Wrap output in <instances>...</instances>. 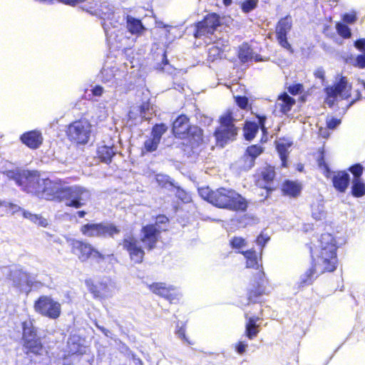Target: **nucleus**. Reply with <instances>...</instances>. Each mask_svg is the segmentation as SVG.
Wrapping results in <instances>:
<instances>
[{
  "label": "nucleus",
  "instance_id": "bb28decb",
  "mask_svg": "<svg viewBox=\"0 0 365 365\" xmlns=\"http://www.w3.org/2000/svg\"><path fill=\"white\" fill-rule=\"evenodd\" d=\"M295 100L289 96L287 93L281 94L277 99V106L279 107L280 111L286 114L287 113L295 104Z\"/></svg>",
  "mask_w": 365,
  "mask_h": 365
},
{
  "label": "nucleus",
  "instance_id": "ddd939ff",
  "mask_svg": "<svg viewBox=\"0 0 365 365\" xmlns=\"http://www.w3.org/2000/svg\"><path fill=\"white\" fill-rule=\"evenodd\" d=\"M119 245H122L130 256V259L136 264L143 262L145 252L141 246L138 245V240L131 233H126L123 236V239L119 242Z\"/></svg>",
  "mask_w": 365,
  "mask_h": 365
},
{
  "label": "nucleus",
  "instance_id": "864d4df0",
  "mask_svg": "<svg viewBox=\"0 0 365 365\" xmlns=\"http://www.w3.org/2000/svg\"><path fill=\"white\" fill-rule=\"evenodd\" d=\"M236 104L242 109H247L249 106V99L246 96H238L235 97Z\"/></svg>",
  "mask_w": 365,
  "mask_h": 365
},
{
  "label": "nucleus",
  "instance_id": "3c124183",
  "mask_svg": "<svg viewBox=\"0 0 365 365\" xmlns=\"http://www.w3.org/2000/svg\"><path fill=\"white\" fill-rule=\"evenodd\" d=\"M230 245L233 249H240L246 245V242L242 237H234L230 240Z\"/></svg>",
  "mask_w": 365,
  "mask_h": 365
},
{
  "label": "nucleus",
  "instance_id": "4468645a",
  "mask_svg": "<svg viewBox=\"0 0 365 365\" xmlns=\"http://www.w3.org/2000/svg\"><path fill=\"white\" fill-rule=\"evenodd\" d=\"M220 25V16L212 13L206 16L204 19L197 23L194 36L201 38L203 36L212 34L215 30Z\"/></svg>",
  "mask_w": 365,
  "mask_h": 365
},
{
  "label": "nucleus",
  "instance_id": "2eb2a0df",
  "mask_svg": "<svg viewBox=\"0 0 365 365\" xmlns=\"http://www.w3.org/2000/svg\"><path fill=\"white\" fill-rule=\"evenodd\" d=\"M292 18L289 15H287L278 21L275 32L279 44L291 53H293L294 50L287 40V34L292 29Z\"/></svg>",
  "mask_w": 365,
  "mask_h": 365
},
{
  "label": "nucleus",
  "instance_id": "39448f33",
  "mask_svg": "<svg viewBox=\"0 0 365 365\" xmlns=\"http://www.w3.org/2000/svg\"><path fill=\"white\" fill-rule=\"evenodd\" d=\"M66 133L71 142L84 145L88 144L91 140L92 125L88 120L81 118L69 124Z\"/></svg>",
  "mask_w": 365,
  "mask_h": 365
},
{
  "label": "nucleus",
  "instance_id": "a878e982",
  "mask_svg": "<svg viewBox=\"0 0 365 365\" xmlns=\"http://www.w3.org/2000/svg\"><path fill=\"white\" fill-rule=\"evenodd\" d=\"M116 148L113 145H100L97 150V155L101 162L109 164L112 161L113 157L116 153Z\"/></svg>",
  "mask_w": 365,
  "mask_h": 365
},
{
  "label": "nucleus",
  "instance_id": "a18cd8bd",
  "mask_svg": "<svg viewBox=\"0 0 365 365\" xmlns=\"http://www.w3.org/2000/svg\"><path fill=\"white\" fill-rule=\"evenodd\" d=\"M262 152L263 148L261 146L258 145H252L247 147L245 154L251 156V159H256Z\"/></svg>",
  "mask_w": 365,
  "mask_h": 365
},
{
  "label": "nucleus",
  "instance_id": "f8f14e48",
  "mask_svg": "<svg viewBox=\"0 0 365 365\" xmlns=\"http://www.w3.org/2000/svg\"><path fill=\"white\" fill-rule=\"evenodd\" d=\"M72 252L78 255L81 262H85L91 257L99 263L105 259V256L91 245L79 240H75L72 243Z\"/></svg>",
  "mask_w": 365,
  "mask_h": 365
},
{
  "label": "nucleus",
  "instance_id": "7c9ffc66",
  "mask_svg": "<svg viewBox=\"0 0 365 365\" xmlns=\"http://www.w3.org/2000/svg\"><path fill=\"white\" fill-rule=\"evenodd\" d=\"M127 28L133 34H140L145 30V28L140 19L130 16H128L127 18Z\"/></svg>",
  "mask_w": 365,
  "mask_h": 365
},
{
  "label": "nucleus",
  "instance_id": "e2e57ef3",
  "mask_svg": "<svg viewBox=\"0 0 365 365\" xmlns=\"http://www.w3.org/2000/svg\"><path fill=\"white\" fill-rule=\"evenodd\" d=\"M340 123L341 120L335 118L327 120V128L331 130L335 129Z\"/></svg>",
  "mask_w": 365,
  "mask_h": 365
},
{
  "label": "nucleus",
  "instance_id": "c756f323",
  "mask_svg": "<svg viewBox=\"0 0 365 365\" xmlns=\"http://www.w3.org/2000/svg\"><path fill=\"white\" fill-rule=\"evenodd\" d=\"M274 168L271 165H267L263 168L261 173L262 180L266 183L264 188L267 191H272L274 188L271 187V184L275 178Z\"/></svg>",
  "mask_w": 365,
  "mask_h": 365
},
{
  "label": "nucleus",
  "instance_id": "58836bf2",
  "mask_svg": "<svg viewBox=\"0 0 365 365\" xmlns=\"http://www.w3.org/2000/svg\"><path fill=\"white\" fill-rule=\"evenodd\" d=\"M155 68L160 71L166 72L168 73H172L173 66L169 63V61L166 55V52H164L162 54L161 62L157 63V65L155 66Z\"/></svg>",
  "mask_w": 365,
  "mask_h": 365
},
{
  "label": "nucleus",
  "instance_id": "2f4dec72",
  "mask_svg": "<svg viewBox=\"0 0 365 365\" xmlns=\"http://www.w3.org/2000/svg\"><path fill=\"white\" fill-rule=\"evenodd\" d=\"M253 51L251 46L247 43H243L238 51V58L242 63H246L251 61L253 58Z\"/></svg>",
  "mask_w": 365,
  "mask_h": 365
},
{
  "label": "nucleus",
  "instance_id": "a211bd4d",
  "mask_svg": "<svg viewBox=\"0 0 365 365\" xmlns=\"http://www.w3.org/2000/svg\"><path fill=\"white\" fill-rule=\"evenodd\" d=\"M264 275V273L263 272H258L259 281L256 282L257 284L255 283L253 284V288L249 290L248 297L247 299V305L250 304L251 303L258 304L261 302V297L264 294H265V287L264 284V282L262 279Z\"/></svg>",
  "mask_w": 365,
  "mask_h": 365
},
{
  "label": "nucleus",
  "instance_id": "0eeeda50",
  "mask_svg": "<svg viewBox=\"0 0 365 365\" xmlns=\"http://www.w3.org/2000/svg\"><path fill=\"white\" fill-rule=\"evenodd\" d=\"M62 196V201H65L66 206L80 208L89 201L91 194L84 187L66 185Z\"/></svg>",
  "mask_w": 365,
  "mask_h": 365
},
{
  "label": "nucleus",
  "instance_id": "f257e3e1",
  "mask_svg": "<svg viewBox=\"0 0 365 365\" xmlns=\"http://www.w3.org/2000/svg\"><path fill=\"white\" fill-rule=\"evenodd\" d=\"M320 250L317 255V259L314 264L302 274L298 281L299 287H304L311 285L317 277V269L324 266L322 272L324 271L333 272L336 269V247L334 243V237L329 233H324L321 235L319 240Z\"/></svg>",
  "mask_w": 365,
  "mask_h": 365
},
{
  "label": "nucleus",
  "instance_id": "5701e85b",
  "mask_svg": "<svg viewBox=\"0 0 365 365\" xmlns=\"http://www.w3.org/2000/svg\"><path fill=\"white\" fill-rule=\"evenodd\" d=\"M149 287L150 290L154 294L164 297L170 302L175 299V294L170 292L171 290H173V287H166L164 283L156 282L150 284Z\"/></svg>",
  "mask_w": 365,
  "mask_h": 365
},
{
  "label": "nucleus",
  "instance_id": "aec40b11",
  "mask_svg": "<svg viewBox=\"0 0 365 365\" xmlns=\"http://www.w3.org/2000/svg\"><path fill=\"white\" fill-rule=\"evenodd\" d=\"M21 142L31 149L38 148L43 143V136L39 130H34L22 134Z\"/></svg>",
  "mask_w": 365,
  "mask_h": 365
},
{
  "label": "nucleus",
  "instance_id": "6e6552de",
  "mask_svg": "<svg viewBox=\"0 0 365 365\" xmlns=\"http://www.w3.org/2000/svg\"><path fill=\"white\" fill-rule=\"evenodd\" d=\"M1 272L6 275L7 278L12 282V285L19 289L21 292L29 294L34 285V277L22 269H11L4 267L1 268Z\"/></svg>",
  "mask_w": 365,
  "mask_h": 365
},
{
  "label": "nucleus",
  "instance_id": "473e14b6",
  "mask_svg": "<svg viewBox=\"0 0 365 365\" xmlns=\"http://www.w3.org/2000/svg\"><path fill=\"white\" fill-rule=\"evenodd\" d=\"M351 188V195L355 197H361L365 195V183L361 179L353 178Z\"/></svg>",
  "mask_w": 365,
  "mask_h": 365
},
{
  "label": "nucleus",
  "instance_id": "1a4fd4ad",
  "mask_svg": "<svg viewBox=\"0 0 365 365\" xmlns=\"http://www.w3.org/2000/svg\"><path fill=\"white\" fill-rule=\"evenodd\" d=\"M36 312L51 319H58L61 314V305L51 296L41 295L34 302Z\"/></svg>",
  "mask_w": 365,
  "mask_h": 365
},
{
  "label": "nucleus",
  "instance_id": "680f3d73",
  "mask_svg": "<svg viewBox=\"0 0 365 365\" xmlns=\"http://www.w3.org/2000/svg\"><path fill=\"white\" fill-rule=\"evenodd\" d=\"M245 332H246L247 336L250 339H252L254 337H255L257 335L259 330L257 329V327H250V329H248V327H246Z\"/></svg>",
  "mask_w": 365,
  "mask_h": 365
},
{
  "label": "nucleus",
  "instance_id": "b1692460",
  "mask_svg": "<svg viewBox=\"0 0 365 365\" xmlns=\"http://www.w3.org/2000/svg\"><path fill=\"white\" fill-rule=\"evenodd\" d=\"M332 182L336 190L344 192L350 182L349 174L346 171L339 172L333 176Z\"/></svg>",
  "mask_w": 365,
  "mask_h": 365
},
{
  "label": "nucleus",
  "instance_id": "4be33fe9",
  "mask_svg": "<svg viewBox=\"0 0 365 365\" xmlns=\"http://www.w3.org/2000/svg\"><path fill=\"white\" fill-rule=\"evenodd\" d=\"M190 126L189 118L185 115H181L173 121L172 130L175 136L184 138Z\"/></svg>",
  "mask_w": 365,
  "mask_h": 365
},
{
  "label": "nucleus",
  "instance_id": "774afa93",
  "mask_svg": "<svg viewBox=\"0 0 365 365\" xmlns=\"http://www.w3.org/2000/svg\"><path fill=\"white\" fill-rule=\"evenodd\" d=\"M247 347V344L244 342V341H240L237 345H236V351L240 354H243L245 351H246V349Z\"/></svg>",
  "mask_w": 365,
  "mask_h": 365
},
{
  "label": "nucleus",
  "instance_id": "20e7f679",
  "mask_svg": "<svg viewBox=\"0 0 365 365\" xmlns=\"http://www.w3.org/2000/svg\"><path fill=\"white\" fill-rule=\"evenodd\" d=\"M22 341L23 346L26 354L42 356L46 351L43 346L41 337L37 334V328L34 326L31 319L22 322Z\"/></svg>",
  "mask_w": 365,
  "mask_h": 365
},
{
  "label": "nucleus",
  "instance_id": "6e6d98bb",
  "mask_svg": "<svg viewBox=\"0 0 365 365\" xmlns=\"http://www.w3.org/2000/svg\"><path fill=\"white\" fill-rule=\"evenodd\" d=\"M255 158H252L251 160V156L247 155L245 153V155L242 157V160L244 161L243 168L245 170H250L251 169L254 165L255 163Z\"/></svg>",
  "mask_w": 365,
  "mask_h": 365
},
{
  "label": "nucleus",
  "instance_id": "9b49d317",
  "mask_svg": "<svg viewBox=\"0 0 365 365\" xmlns=\"http://www.w3.org/2000/svg\"><path fill=\"white\" fill-rule=\"evenodd\" d=\"M234 118L227 114L220 118V125L215 130V136L217 144L223 147L229 140H233L237 135V128Z\"/></svg>",
  "mask_w": 365,
  "mask_h": 365
},
{
  "label": "nucleus",
  "instance_id": "e433bc0d",
  "mask_svg": "<svg viewBox=\"0 0 365 365\" xmlns=\"http://www.w3.org/2000/svg\"><path fill=\"white\" fill-rule=\"evenodd\" d=\"M291 146L290 143H279L277 145V150L282 160L283 167H287V161L288 158V148Z\"/></svg>",
  "mask_w": 365,
  "mask_h": 365
},
{
  "label": "nucleus",
  "instance_id": "49530a36",
  "mask_svg": "<svg viewBox=\"0 0 365 365\" xmlns=\"http://www.w3.org/2000/svg\"><path fill=\"white\" fill-rule=\"evenodd\" d=\"M168 218L163 215H158L156 217L155 222L154 224H150V225H155V227L160 229V232L166 230V225L168 223Z\"/></svg>",
  "mask_w": 365,
  "mask_h": 365
},
{
  "label": "nucleus",
  "instance_id": "69168bd1",
  "mask_svg": "<svg viewBox=\"0 0 365 365\" xmlns=\"http://www.w3.org/2000/svg\"><path fill=\"white\" fill-rule=\"evenodd\" d=\"M355 48L362 53H365V38H359L354 41Z\"/></svg>",
  "mask_w": 365,
  "mask_h": 365
},
{
  "label": "nucleus",
  "instance_id": "393cba45",
  "mask_svg": "<svg viewBox=\"0 0 365 365\" xmlns=\"http://www.w3.org/2000/svg\"><path fill=\"white\" fill-rule=\"evenodd\" d=\"M86 284L95 298H104L108 296V288L106 283L94 284L91 280H86Z\"/></svg>",
  "mask_w": 365,
  "mask_h": 365
},
{
  "label": "nucleus",
  "instance_id": "8fccbe9b",
  "mask_svg": "<svg viewBox=\"0 0 365 365\" xmlns=\"http://www.w3.org/2000/svg\"><path fill=\"white\" fill-rule=\"evenodd\" d=\"M223 53H224L222 51H220V49L213 45L209 48L208 56L214 61L217 58H222Z\"/></svg>",
  "mask_w": 365,
  "mask_h": 365
},
{
  "label": "nucleus",
  "instance_id": "72a5a7b5",
  "mask_svg": "<svg viewBox=\"0 0 365 365\" xmlns=\"http://www.w3.org/2000/svg\"><path fill=\"white\" fill-rule=\"evenodd\" d=\"M247 259V267L258 269L260 264L257 260V253L255 250H250L240 252Z\"/></svg>",
  "mask_w": 365,
  "mask_h": 365
},
{
  "label": "nucleus",
  "instance_id": "cd10ccee",
  "mask_svg": "<svg viewBox=\"0 0 365 365\" xmlns=\"http://www.w3.org/2000/svg\"><path fill=\"white\" fill-rule=\"evenodd\" d=\"M282 190L285 195L297 197L301 193L302 187L297 182L287 180L282 184Z\"/></svg>",
  "mask_w": 365,
  "mask_h": 365
},
{
  "label": "nucleus",
  "instance_id": "f704fd0d",
  "mask_svg": "<svg viewBox=\"0 0 365 365\" xmlns=\"http://www.w3.org/2000/svg\"><path fill=\"white\" fill-rule=\"evenodd\" d=\"M156 180L158 185L169 191H174L176 183L170 178V176L166 175L159 174L156 176Z\"/></svg>",
  "mask_w": 365,
  "mask_h": 365
},
{
  "label": "nucleus",
  "instance_id": "bf43d9fd",
  "mask_svg": "<svg viewBox=\"0 0 365 365\" xmlns=\"http://www.w3.org/2000/svg\"><path fill=\"white\" fill-rule=\"evenodd\" d=\"M214 45L224 53L229 46V41L227 39L222 38L215 42Z\"/></svg>",
  "mask_w": 365,
  "mask_h": 365
},
{
  "label": "nucleus",
  "instance_id": "052dcab7",
  "mask_svg": "<svg viewBox=\"0 0 365 365\" xmlns=\"http://www.w3.org/2000/svg\"><path fill=\"white\" fill-rule=\"evenodd\" d=\"M269 240V237L261 233L256 239V242L261 247H264L267 242Z\"/></svg>",
  "mask_w": 365,
  "mask_h": 365
},
{
  "label": "nucleus",
  "instance_id": "f03ea898",
  "mask_svg": "<svg viewBox=\"0 0 365 365\" xmlns=\"http://www.w3.org/2000/svg\"><path fill=\"white\" fill-rule=\"evenodd\" d=\"M213 205L221 209L245 212L247 208L246 199L235 190L220 187L215 190Z\"/></svg>",
  "mask_w": 365,
  "mask_h": 365
},
{
  "label": "nucleus",
  "instance_id": "412c9836",
  "mask_svg": "<svg viewBox=\"0 0 365 365\" xmlns=\"http://www.w3.org/2000/svg\"><path fill=\"white\" fill-rule=\"evenodd\" d=\"M61 2H63L66 4L75 5L80 2H86L82 7V9L90 13H96L98 11H102V13L105 16H108L113 13V10L111 9H108V11L106 12H103L101 9L98 8V0H61Z\"/></svg>",
  "mask_w": 365,
  "mask_h": 365
},
{
  "label": "nucleus",
  "instance_id": "13d9d810",
  "mask_svg": "<svg viewBox=\"0 0 365 365\" xmlns=\"http://www.w3.org/2000/svg\"><path fill=\"white\" fill-rule=\"evenodd\" d=\"M288 91L292 95H298L303 91V86L300 83L293 84L288 87Z\"/></svg>",
  "mask_w": 365,
  "mask_h": 365
},
{
  "label": "nucleus",
  "instance_id": "f3484780",
  "mask_svg": "<svg viewBox=\"0 0 365 365\" xmlns=\"http://www.w3.org/2000/svg\"><path fill=\"white\" fill-rule=\"evenodd\" d=\"M351 86L348 83L346 77L341 76L332 86L324 88L327 96L331 97L339 96L342 99H347L351 96Z\"/></svg>",
  "mask_w": 365,
  "mask_h": 365
},
{
  "label": "nucleus",
  "instance_id": "37998d69",
  "mask_svg": "<svg viewBox=\"0 0 365 365\" xmlns=\"http://www.w3.org/2000/svg\"><path fill=\"white\" fill-rule=\"evenodd\" d=\"M159 143L158 140L150 136V138L145 140L143 143L144 149L147 153H153L158 149Z\"/></svg>",
  "mask_w": 365,
  "mask_h": 365
},
{
  "label": "nucleus",
  "instance_id": "7ed1b4c3",
  "mask_svg": "<svg viewBox=\"0 0 365 365\" xmlns=\"http://www.w3.org/2000/svg\"><path fill=\"white\" fill-rule=\"evenodd\" d=\"M6 175L9 179L14 180L21 187L23 191L35 196L43 179L35 170H12L6 171Z\"/></svg>",
  "mask_w": 365,
  "mask_h": 365
},
{
  "label": "nucleus",
  "instance_id": "6ab92c4d",
  "mask_svg": "<svg viewBox=\"0 0 365 365\" xmlns=\"http://www.w3.org/2000/svg\"><path fill=\"white\" fill-rule=\"evenodd\" d=\"M257 123L255 122H246L244 126V137L246 140H252L258 132L259 128H265L264 124L266 116L264 115H257Z\"/></svg>",
  "mask_w": 365,
  "mask_h": 365
},
{
  "label": "nucleus",
  "instance_id": "a19ab883",
  "mask_svg": "<svg viewBox=\"0 0 365 365\" xmlns=\"http://www.w3.org/2000/svg\"><path fill=\"white\" fill-rule=\"evenodd\" d=\"M213 190H211L209 187H200L198 188V194L199 195L205 200L208 202L213 204L214 198L212 196L214 195Z\"/></svg>",
  "mask_w": 365,
  "mask_h": 365
},
{
  "label": "nucleus",
  "instance_id": "603ef678",
  "mask_svg": "<svg viewBox=\"0 0 365 365\" xmlns=\"http://www.w3.org/2000/svg\"><path fill=\"white\" fill-rule=\"evenodd\" d=\"M363 170H364L363 166L359 163H356L349 168V171L354 175L353 178L361 179V175L363 173Z\"/></svg>",
  "mask_w": 365,
  "mask_h": 365
},
{
  "label": "nucleus",
  "instance_id": "09e8293b",
  "mask_svg": "<svg viewBox=\"0 0 365 365\" xmlns=\"http://www.w3.org/2000/svg\"><path fill=\"white\" fill-rule=\"evenodd\" d=\"M0 207H4L7 208L8 211L10 212L11 214H14L21 210V207L19 205L8 201L1 200Z\"/></svg>",
  "mask_w": 365,
  "mask_h": 365
},
{
  "label": "nucleus",
  "instance_id": "c85d7f7f",
  "mask_svg": "<svg viewBox=\"0 0 365 365\" xmlns=\"http://www.w3.org/2000/svg\"><path fill=\"white\" fill-rule=\"evenodd\" d=\"M187 138L192 143V146H198L202 141V130L196 125L190 126L187 133L185 134V138Z\"/></svg>",
  "mask_w": 365,
  "mask_h": 365
},
{
  "label": "nucleus",
  "instance_id": "dca6fc26",
  "mask_svg": "<svg viewBox=\"0 0 365 365\" xmlns=\"http://www.w3.org/2000/svg\"><path fill=\"white\" fill-rule=\"evenodd\" d=\"M160 229L155 225H147L143 226L140 230V241L148 250H153L160 238Z\"/></svg>",
  "mask_w": 365,
  "mask_h": 365
},
{
  "label": "nucleus",
  "instance_id": "423d86ee",
  "mask_svg": "<svg viewBox=\"0 0 365 365\" xmlns=\"http://www.w3.org/2000/svg\"><path fill=\"white\" fill-rule=\"evenodd\" d=\"M81 232L89 237L114 239L120 232L119 227L112 222L88 223L81 228Z\"/></svg>",
  "mask_w": 365,
  "mask_h": 365
},
{
  "label": "nucleus",
  "instance_id": "338daca9",
  "mask_svg": "<svg viewBox=\"0 0 365 365\" xmlns=\"http://www.w3.org/2000/svg\"><path fill=\"white\" fill-rule=\"evenodd\" d=\"M149 110V105L146 103H143L140 107V116L143 119L145 120H148L150 119V117L147 116V110Z\"/></svg>",
  "mask_w": 365,
  "mask_h": 365
},
{
  "label": "nucleus",
  "instance_id": "4d7b16f0",
  "mask_svg": "<svg viewBox=\"0 0 365 365\" xmlns=\"http://www.w3.org/2000/svg\"><path fill=\"white\" fill-rule=\"evenodd\" d=\"M353 65L359 68H365V52L356 57Z\"/></svg>",
  "mask_w": 365,
  "mask_h": 365
},
{
  "label": "nucleus",
  "instance_id": "de8ad7c7",
  "mask_svg": "<svg viewBox=\"0 0 365 365\" xmlns=\"http://www.w3.org/2000/svg\"><path fill=\"white\" fill-rule=\"evenodd\" d=\"M257 0H246L242 4V9L245 13H249L257 6Z\"/></svg>",
  "mask_w": 365,
  "mask_h": 365
},
{
  "label": "nucleus",
  "instance_id": "5fc2aeb1",
  "mask_svg": "<svg viewBox=\"0 0 365 365\" xmlns=\"http://www.w3.org/2000/svg\"><path fill=\"white\" fill-rule=\"evenodd\" d=\"M318 165L320 168L323 169L327 177L331 173L329 165L326 163L324 157L322 155L317 160Z\"/></svg>",
  "mask_w": 365,
  "mask_h": 365
},
{
  "label": "nucleus",
  "instance_id": "9d476101",
  "mask_svg": "<svg viewBox=\"0 0 365 365\" xmlns=\"http://www.w3.org/2000/svg\"><path fill=\"white\" fill-rule=\"evenodd\" d=\"M65 185L61 180L42 179L36 196L41 199L61 202Z\"/></svg>",
  "mask_w": 365,
  "mask_h": 365
},
{
  "label": "nucleus",
  "instance_id": "79ce46f5",
  "mask_svg": "<svg viewBox=\"0 0 365 365\" xmlns=\"http://www.w3.org/2000/svg\"><path fill=\"white\" fill-rule=\"evenodd\" d=\"M175 196L184 203H187L191 200L190 195L177 184L174 188Z\"/></svg>",
  "mask_w": 365,
  "mask_h": 365
},
{
  "label": "nucleus",
  "instance_id": "ea45409f",
  "mask_svg": "<svg viewBox=\"0 0 365 365\" xmlns=\"http://www.w3.org/2000/svg\"><path fill=\"white\" fill-rule=\"evenodd\" d=\"M23 215L25 218L30 220L31 222H34L35 224L41 225L42 227H46L47 225V220L42 217L40 215L32 214L29 211L24 210L23 212Z\"/></svg>",
  "mask_w": 365,
  "mask_h": 365
},
{
  "label": "nucleus",
  "instance_id": "c03bdc74",
  "mask_svg": "<svg viewBox=\"0 0 365 365\" xmlns=\"http://www.w3.org/2000/svg\"><path fill=\"white\" fill-rule=\"evenodd\" d=\"M336 29L339 35L343 38H349L351 37V29L346 24L344 23H337L336 25Z\"/></svg>",
  "mask_w": 365,
  "mask_h": 365
},
{
  "label": "nucleus",
  "instance_id": "0e129e2a",
  "mask_svg": "<svg viewBox=\"0 0 365 365\" xmlns=\"http://www.w3.org/2000/svg\"><path fill=\"white\" fill-rule=\"evenodd\" d=\"M343 21L347 24H354L356 21V14H344L343 16Z\"/></svg>",
  "mask_w": 365,
  "mask_h": 365
},
{
  "label": "nucleus",
  "instance_id": "c9c22d12",
  "mask_svg": "<svg viewBox=\"0 0 365 365\" xmlns=\"http://www.w3.org/2000/svg\"><path fill=\"white\" fill-rule=\"evenodd\" d=\"M168 126L163 123L155 124L151 130L150 136L160 142L163 135L168 130Z\"/></svg>",
  "mask_w": 365,
  "mask_h": 365
},
{
  "label": "nucleus",
  "instance_id": "4c0bfd02",
  "mask_svg": "<svg viewBox=\"0 0 365 365\" xmlns=\"http://www.w3.org/2000/svg\"><path fill=\"white\" fill-rule=\"evenodd\" d=\"M312 216L317 220H321L326 216L324 206L321 202L313 204L312 206Z\"/></svg>",
  "mask_w": 365,
  "mask_h": 365
}]
</instances>
